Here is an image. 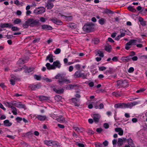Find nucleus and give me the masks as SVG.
<instances>
[{
	"label": "nucleus",
	"mask_w": 147,
	"mask_h": 147,
	"mask_svg": "<svg viewBox=\"0 0 147 147\" xmlns=\"http://www.w3.org/2000/svg\"><path fill=\"white\" fill-rule=\"evenodd\" d=\"M118 57L115 56L113 57L112 59V60L113 61H118Z\"/></svg>",
	"instance_id": "58"
},
{
	"label": "nucleus",
	"mask_w": 147,
	"mask_h": 147,
	"mask_svg": "<svg viewBox=\"0 0 147 147\" xmlns=\"http://www.w3.org/2000/svg\"><path fill=\"white\" fill-rule=\"evenodd\" d=\"M128 145L129 146H133V141L131 139H129L128 140Z\"/></svg>",
	"instance_id": "47"
},
{
	"label": "nucleus",
	"mask_w": 147,
	"mask_h": 147,
	"mask_svg": "<svg viewBox=\"0 0 147 147\" xmlns=\"http://www.w3.org/2000/svg\"><path fill=\"white\" fill-rule=\"evenodd\" d=\"M13 106H12L11 107V109L12 112L13 114L14 115H16L17 114V109Z\"/></svg>",
	"instance_id": "24"
},
{
	"label": "nucleus",
	"mask_w": 147,
	"mask_h": 147,
	"mask_svg": "<svg viewBox=\"0 0 147 147\" xmlns=\"http://www.w3.org/2000/svg\"><path fill=\"white\" fill-rule=\"evenodd\" d=\"M81 66L79 64H77L75 65V67L77 70H79Z\"/></svg>",
	"instance_id": "53"
},
{
	"label": "nucleus",
	"mask_w": 147,
	"mask_h": 147,
	"mask_svg": "<svg viewBox=\"0 0 147 147\" xmlns=\"http://www.w3.org/2000/svg\"><path fill=\"white\" fill-rule=\"evenodd\" d=\"M76 144L77 146L79 147H84V145L83 144L79 143L78 142H76Z\"/></svg>",
	"instance_id": "51"
},
{
	"label": "nucleus",
	"mask_w": 147,
	"mask_h": 147,
	"mask_svg": "<svg viewBox=\"0 0 147 147\" xmlns=\"http://www.w3.org/2000/svg\"><path fill=\"white\" fill-rule=\"evenodd\" d=\"M13 106L19 108H24L25 105L21 103L20 102H17L15 101H13Z\"/></svg>",
	"instance_id": "6"
},
{
	"label": "nucleus",
	"mask_w": 147,
	"mask_h": 147,
	"mask_svg": "<svg viewBox=\"0 0 147 147\" xmlns=\"http://www.w3.org/2000/svg\"><path fill=\"white\" fill-rule=\"evenodd\" d=\"M16 120L18 122H20L22 120V118L19 117H18L16 118Z\"/></svg>",
	"instance_id": "62"
},
{
	"label": "nucleus",
	"mask_w": 147,
	"mask_h": 147,
	"mask_svg": "<svg viewBox=\"0 0 147 147\" xmlns=\"http://www.w3.org/2000/svg\"><path fill=\"white\" fill-rule=\"evenodd\" d=\"M125 35V33H122L121 34L117 36L115 38V40H119L121 38L124 36Z\"/></svg>",
	"instance_id": "26"
},
{
	"label": "nucleus",
	"mask_w": 147,
	"mask_h": 147,
	"mask_svg": "<svg viewBox=\"0 0 147 147\" xmlns=\"http://www.w3.org/2000/svg\"><path fill=\"white\" fill-rule=\"evenodd\" d=\"M57 120L58 121L61 123H66L67 122V121L65 120V118L62 116H61L57 118Z\"/></svg>",
	"instance_id": "16"
},
{
	"label": "nucleus",
	"mask_w": 147,
	"mask_h": 147,
	"mask_svg": "<svg viewBox=\"0 0 147 147\" xmlns=\"http://www.w3.org/2000/svg\"><path fill=\"white\" fill-rule=\"evenodd\" d=\"M40 20L41 22H44L46 21V19L43 17H41L40 18Z\"/></svg>",
	"instance_id": "52"
},
{
	"label": "nucleus",
	"mask_w": 147,
	"mask_h": 147,
	"mask_svg": "<svg viewBox=\"0 0 147 147\" xmlns=\"http://www.w3.org/2000/svg\"><path fill=\"white\" fill-rule=\"evenodd\" d=\"M86 75H85L83 73H80V77H82L83 78H86Z\"/></svg>",
	"instance_id": "57"
},
{
	"label": "nucleus",
	"mask_w": 147,
	"mask_h": 147,
	"mask_svg": "<svg viewBox=\"0 0 147 147\" xmlns=\"http://www.w3.org/2000/svg\"><path fill=\"white\" fill-rule=\"evenodd\" d=\"M18 80L15 76L12 77L11 79L10 80V81L11 84L12 85H14L15 84V82Z\"/></svg>",
	"instance_id": "18"
},
{
	"label": "nucleus",
	"mask_w": 147,
	"mask_h": 147,
	"mask_svg": "<svg viewBox=\"0 0 147 147\" xmlns=\"http://www.w3.org/2000/svg\"><path fill=\"white\" fill-rule=\"evenodd\" d=\"M134 70V69L133 67H130L128 71V72L129 73H132Z\"/></svg>",
	"instance_id": "55"
},
{
	"label": "nucleus",
	"mask_w": 147,
	"mask_h": 147,
	"mask_svg": "<svg viewBox=\"0 0 147 147\" xmlns=\"http://www.w3.org/2000/svg\"><path fill=\"white\" fill-rule=\"evenodd\" d=\"M41 27L42 29L46 30H51L52 29V28L51 26L47 25H42Z\"/></svg>",
	"instance_id": "22"
},
{
	"label": "nucleus",
	"mask_w": 147,
	"mask_h": 147,
	"mask_svg": "<svg viewBox=\"0 0 147 147\" xmlns=\"http://www.w3.org/2000/svg\"><path fill=\"white\" fill-rule=\"evenodd\" d=\"M107 68L104 66H102L99 67V70L100 71H103L105 70Z\"/></svg>",
	"instance_id": "50"
},
{
	"label": "nucleus",
	"mask_w": 147,
	"mask_h": 147,
	"mask_svg": "<svg viewBox=\"0 0 147 147\" xmlns=\"http://www.w3.org/2000/svg\"><path fill=\"white\" fill-rule=\"evenodd\" d=\"M50 116L53 119H57V117L58 116L56 114H54V113H51L50 115Z\"/></svg>",
	"instance_id": "44"
},
{
	"label": "nucleus",
	"mask_w": 147,
	"mask_h": 147,
	"mask_svg": "<svg viewBox=\"0 0 147 147\" xmlns=\"http://www.w3.org/2000/svg\"><path fill=\"white\" fill-rule=\"evenodd\" d=\"M13 26V25L11 24H9L8 23H4L3 24H1L0 25V27L1 28H7L9 27L11 28V26Z\"/></svg>",
	"instance_id": "17"
},
{
	"label": "nucleus",
	"mask_w": 147,
	"mask_h": 147,
	"mask_svg": "<svg viewBox=\"0 0 147 147\" xmlns=\"http://www.w3.org/2000/svg\"><path fill=\"white\" fill-rule=\"evenodd\" d=\"M105 22V19L103 18H101L99 20V23L101 24H103Z\"/></svg>",
	"instance_id": "48"
},
{
	"label": "nucleus",
	"mask_w": 147,
	"mask_h": 147,
	"mask_svg": "<svg viewBox=\"0 0 147 147\" xmlns=\"http://www.w3.org/2000/svg\"><path fill=\"white\" fill-rule=\"evenodd\" d=\"M50 20L57 25H61L62 24V22L61 21L57 20L56 18H51Z\"/></svg>",
	"instance_id": "10"
},
{
	"label": "nucleus",
	"mask_w": 147,
	"mask_h": 147,
	"mask_svg": "<svg viewBox=\"0 0 147 147\" xmlns=\"http://www.w3.org/2000/svg\"><path fill=\"white\" fill-rule=\"evenodd\" d=\"M123 103H120L116 104L115 106V107L116 108H118L119 107L123 108Z\"/></svg>",
	"instance_id": "33"
},
{
	"label": "nucleus",
	"mask_w": 147,
	"mask_h": 147,
	"mask_svg": "<svg viewBox=\"0 0 147 147\" xmlns=\"http://www.w3.org/2000/svg\"><path fill=\"white\" fill-rule=\"evenodd\" d=\"M68 26L69 27H70L71 28H74L76 27V25L73 23H70L68 25Z\"/></svg>",
	"instance_id": "41"
},
{
	"label": "nucleus",
	"mask_w": 147,
	"mask_h": 147,
	"mask_svg": "<svg viewBox=\"0 0 147 147\" xmlns=\"http://www.w3.org/2000/svg\"><path fill=\"white\" fill-rule=\"evenodd\" d=\"M93 118L95 123H97L99 121L100 116L98 114H95L93 115Z\"/></svg>",
	"instance_id": "8"
},
{
	"label": "nucleus",
	"mask_w": 147,
	"mask_h": 147,
	"mask_svg": "<svg viewBox=\"0 0 147 147\" xmlns=\"http://www.w3.org/2000/svg\"><path fill=\"white\" fill-rule=\"evenodd\" d=\"M131 58L130 57V56H127V57H123L121 59V60L124 62H128L129 61Z\"/></svg>",
	"instance_id": "14"
},
{
	"label": "nucleus",
	"mask_w": 147,
	"mask_h": 147,
	"mask_svg": "<svg viewBox=\"0 0 147 147\" xmlns=\"http://www.w3.org/2000/svg\"><path fill=\"white\" fill-rule=\"evenodd\" d=\"M34 68L33 67H30L29 69H27L25 70V71L26 73H30L32 71H33L34 70Z\"/></svg>",
	"instance_id": "40"
},
{
	"label": "nucleus",
	"mask_w": 147,
	"mask_h": 147,
	"mask_svg": "<svg viewBox=\"0 0 147 147\" xmlns=\"http://www.w3.org/2000/svg\"><path fill=\"white\" fill-rule=\"evenodd\" d=\"M130 103L131 108H132L133 106L138 105V102L137 101H134L130 102Z\"/></svg>",
	"instance_id": "43"
},
{
	"label": "nucleus",
	"mask_w": 147,
	"mask_h": 147,
	"mask_svg": "<svg viewBox=\"0 0 147 147\" xmlns=\"http://www.w3.org/2000/svg\"><path fill=\"white\" fill-rule=\"evenodd\" d=\"M4 125L6 126H9L11 125L12 123L9 122L8 120H6L4 121Z\"/></svg>",
	"instance_id": "25"
},
{
	"label": "nucleus",
	"mask_w": 147,
	"mask_h": 147,
	"mask_svg": "<svg viewBox=\"0 0 147 147\" xmlns=\"http://www.w3.org/2000/svg\"><path fill=\"white\" fill-rule=\"evenodd\" d=\"M56 79L59 80L58 81L60 84L63 82H65L67 83L71 82L70 80L68 79L64 78L63 74H58L55 76Z\"/></svg>",
	"instance_id": "1"
},
{
	"label": "nucleus",
	"mask_w": 147,
	"mask_h": 147,
	"mask_svg": "<svg viewBox=\"0 0 147 147\" xmlns=\"http://www.w3.org/2000/svg\"><path fill=\"white\" fill-rule=\"evenodd\" d=\"M29 26H33L38 24L39 20L38 19L35 20L33 18L27 20Z\"/></svg>",
	"instance_id": "2"
},
{
	"label": "nucleus",
	"mask_w": 147,
	"mask_h": 147,
	"mask_svg": "<svg viewBox=\"0 0 147 147\" xmlns=\"http://www.w3.org/2000/svg\"><path fill=\"white\" fill-rule=\"evenodd\" d=\"M116 132L118 133V134L120 136H122L123 134V129L120 127H117L115 129Z\"/></svg>",
	"instance_id": "12"
},
{
	"label": "nucleus",
	"mask_w": 147,
	"mask_h": 147,
	"mask_svg": "<svg viewBox=\"0 0 147 147\" xmlns=\"http://www.w3.org/2000/svg\"><path fill=\"white\" fill-rule=\"evenodd\" d=\"M71 100L73 102H76L79 101V100L75 98H72L71 99Z\"/></svg>",
	"instance_id": "59"
},
{
	"label": "nucleus",
	"mask_w": 147,
	"mask_h": 147,
	"mask_svg": "<svg viewBox=\"0 0 147 147\" xmlns=\"http://www.w3.org/2000/svg\"><path fill=\"white\" fill-rule=\"evenodd\" d=\"M39 99L41 101H43L44 100H47L48 99V98L47 97L44 96H39Z\"/></svg>",
	"instance_id": "34"
},
{
	"label": "nucleus",
	"mask_w": 147,
	"mask_h": 147,
	"mask_svg": "<svg viewBox=\"0 0 147 147\" xmlns=\"http://www.w3.org/2000/svg\"><path fill=\"white\" fill-rule=\"evenodd\" d=\"M4 104L5 106L9 107L11 108L12 106H13V101L10 102H5Z\"/></svg>",
	"instance_id": "31"
},
{
	"label": "nucleus",
	"mask_w": 147,
	"mask_h": 147,
	"mask_svg": "<svg viewBox=\"0 0 147 147\" xmlns=\"http://www.w3.org/2000/svg\"><path fill=\"white\" fill-rule=\"evenodd\" d=\"M95 52L96 55H98L99 56L102 57H104V54L102 51L99 50H96Z\"/></svg>",
	"instance_id": "21"
},
{
	"label": "nucleus",
	"mask_w": 147,
	"mask_h": 147,
	"mask_svg": "<svg viewBox=\"0 0 147 147\" xmlns=\"http://www.w3.org/2000/svg\"><path fill=\"white\" fill-rule=\"evenodd\" d=\"M55 100L57 102H59L62 98V97L60 95L56 96L55 97Z\"/></svg>",
	"instance_id": "37"
},
{
	"label": "nucleus",
	"mask_w": 147,
	"mask_h": 147,
	"mask_svg": "<svg viewBox=\"0 0 147 147\" xmlns=\"http://www.w3.org/2000/svg\"><path fill=\"white\" fill-rule=\"evenodd\" d=\"M136 42L137 40L134 39H132L130 40L129 42L131 45H136Z\"/></svg>",
	"instance_id": "32"
},
{
	"label": "nucleus",
	"mask_w": 147,
	"mask_h": 147,
	"mask_svg": "<svg viewBox=\"0 0 147 147\" xmlns=\"http://www.w3.org/2000/svg\"><path fill=\"white\" fill-rule=\"evenodd\" d=\"M53 6L54 5L53 3L49 2L47 3V7L48 9H50L52 8L53 7Z\"/></svg>",
	"instance_id": "29"
},
{
	"label": "nucleus",
	"mask_w": 147,
	"mask_h": 147,
	"mask_svg": "<svg viewBox=\"0 0 147 147\" xmlns=\"http://www.w3.org/2000/svg\"><path fill=\"white\" fill-rule=\"evenodd\" d=\"M36 118H37L38 120L40 121H44L47 118V117L45 115H38L36 117Z\"/></svg>",
	"instance_id": "13"
},
{
	"label": "nucleus",
	"mask_w": 147,
	"mask_h": 147,
	"mask_svg": "<svg viewBox=\"0 0 147 147\" xmlns=\"http://www.w3.org/2000/svg\"><path fill=\"white\" fill-rule=\"evenodd\" d=\"M80 73L79 71H76L74 74V76L76 77H80Z\"/></svg>",
	"instance_id": "49"
},
{
	"label": "nucleus",
	"mask_w": 147,
	"mask_h": 147,
	"mask_svg": "<svg viewBox=\"0 0 147 147\" xmlns=\"http://www.w3.org/2000/svg\"><path fill=\"white\" fill-rule=\"evenodd\" d=\"M76 86L75 85H71V84H69L67 86L66 88L67 90L72 89L74 88Z\"/></svg>",
	"instance_id": "30"
},
{
	"label": "nucleus",
	"mask_w": 147,
	"mask_h": 147,
	"mask_svg": "<svg viewBox=\"0 0 147 147\" xmlns=\"http://www.w3.org/2000/svg\"><path fill=\"white\" fill-rule=\"evenodd\" d=\"M128 9L130 11L133 12H135L136 11V9L132 7L131 6H129L128 7Z\"/></svg>",
	"instance_id": "38"
},
{
	"label": "nucleus",
	"mask_w": 147,
	"mask_h": 147,
	"mask_svg": "<svg viewBox=\"0 0 147 147\" xmlns=\"http://www.w3.org/2000/svg\"><path fill=\"white\" fill-rule=\"evenodd\" d=\"M123 107L124 108H131L130 102L128 103L127 104L123 103Z\"/></svg>",
	"instance_id": "28"
},
{
	"label": "nucleus",
	"mask_w": 147,
	"mask_h": 147,
	"mask_svg": "<svg viewBox=\"0 0 147 147\" xmlns=\"http://www.w3.org/2000/svg\"><path fill=\"white\" fill-rule=\"evenodd\" d=\"M99 42V40L98 39H96L93 41V43L95 44H98Z\"/></svg>",
	"instance_id": "56"
},
{
	"label": "nucleus",
	"mask_w": 147,
	"mask_h": 147,
	"mask_svg": "<svg viewBox=\"0 0 147 147\" xmlns=\"http://www.w3.org/2000/svg\"><path fill=\"white\" fill-rule=\"evenodd\" d=\"M44 143L47 145L50 146L57 145L56 142L51 140H45L44 141Z\"/></svg>",
	"instance_id": "7"
},
{
	"label": "nucleus",
	"mask_w": 147,
	"mask_h": 147,
	"mask_svg": "<svg viewBox=\"0 0 147 147\" xmlns=\"http://www.w3.org/2000/svg\"><path fill=\"white\" fill-rule=\"evenodd\" d=\"M11 27L12 30L13 31H18L19 30V28L17 27L12 26Z\"/></svg>",
	"instance_id": "46"
},
{
	"label": "nucleus",
	"mask_w": 147,
	"mask_h": 147,
	"mask_svg": "<svg viewBox=\"0 0 147 147\" xmlns=\"http://www.w3.org/2000/svg\"><path fill=\"white\" fill-rule=\"evenodd\" d=\"M29 86L32 90H35L36 89L39 88L40 87V84H38L35 85H31Z\"/></svg>",
	"instance_id": "9"
},
{
	"label": "nucleus",
	"mask_w": 147,
	"mask_h": 147,
	"mask_svg": "<svg viewBox=\"0 0 147 147\" xmlns=\"http://www.w3.org/2000/svg\"><path fill=\"white\" fill-rule=\"evenodd\" d=\"M126 139L124 138H119L117 142V144L119 146H121L123 144L124 141H125Z\"/></svg>",
	"instance_id": "15"
},
{
	"label": "nucleus",
	"mask_w": 147,
	"mask_h": 147,
	"mask_svg": "<svg viewBox=\"0 0 147 147\" xmlns=\"http://www.w3.org/2000/svg\"><path fill=\"white\" fill-rule=\"evenodd\" d=\"M29 26L27 20L25 22L23 25V27L24 28H27Z\"/></svg>",
	"instance_id": "39"
},
{
	"label": "nucleus",
	"mask_w": 147,
	"mask_h": 147,
	"mask_svg": "<svg viewBox=\"0 0 147 147\" xmlns=\"http://www.w3.org/2000/svg\"><path fill=\"white\" fill-rule=\"evenodd\" d=\"M145 90L144 89H141L140 90H137L136 92L137 93H139L140 92H144Z\"/></svg>",
	"instance_id": "63"
},
{
	"label": "nucleus",
	"mask_w": 147,
	"mask_h": 147,
	"mask_svg": "<svg viewBox=\"0 0 147 147\" xmlns=\"http://www.w3.org/2000/svg\"><path fill=\"white\" fill-rule=\"evenodd\" d=\"M117 33L116 32H113L111 34V37L113 38H115L117 35Z\"/></svg>",
	"instance_id": "64"
},
{
	"label": "nucleus",
	"mask_w": 147,
	"mask_h": 147,
	"mask_svg": "<svg viewBox=\"0 0 147 147\" xmlns=\"http://www.w3.org/2000/svg\"><path fill=\"white\" fill-rule=\"evenodd\" d=\"M93 28V26L89 24L84 25L83 29L84 31L89 32L92 31Z\"/></svg>",
	"instance_id": "4"
},
{
	"label": "nucleus",
	"mask_w": 147,
	"mask_h": 147,
	"mask_svg": "<svg viewBox=\"0 0 147 147\" xmlns=\"http://www.w3.org/2000/svg\"><path fill=\"white\" fill-rule=\"evenodd\" d=\"M46 66L48 70L55 69V68L53 66V64L51 65L49 63H47L46 65Z\"/></svg>",
	"instance_id": "20"
},
{
	"label": "nucleus",
	"mask_w": 147,
	"mask_h": 147,
	"mask_svg": "<svg viewBox=\"0 0 147 147\" xmlns=\"http://www.w3.org/2000/svg\"><path fill=\"white\" fill-rule=\"evenodd\" d=\"M117 85L118 86H120L124 87H127L128 84L127 82L125 80L123 81L122 80H118L117 82Z\"/></svg>",
	"instance_id": "5"
},
{
	"label": "nucleus",
	"mask_w": 147,
	"mask_h": 147,
	"mask_svg": "<svg viewBox=\"0 0 147 147\" xmlns=\"http://www.w3.org/2000/svg\"><path fill=\"white\" fill-rule=\"evenodd\" d=\"M53 56L52 54H49L47 56L46 59V60H49L50 62L52 63L53 62Z\"/></svg>",
	"instance_id": "23"
},
{
	"label": "nucleus",
	"mask_w": 147,
	"mask_h": 147,
	"mask_svg": "<svg viewBox=\"0 0 147 147\" xmlns=\"http://www.w3.org/2000/svg\"><path fill=\"white\" fill-rule=\"evenodd\" d=\"M61 49L59 48L57 49L54 51V53L56 54L59 53L61 52Z\"/></svg>",
	"instance_id": "45"
},
{
	"label": "nucleus",
	"mask_w": 147,
	"mask_h": 147,
	"mask_svg": "<svg viewBox=\"0 0 147 147\" xmlns=\"http://www.w3.org/2000/svg\"><path fill=\"white\" fill-rule=\"evenodd\" d=\"M131 45L128 42L125 45V48L126 50H128L131 48Z\"/></svg>",
	"instance_id": "35"
},
{
	"label": "nucleus",
	"mask_w": 147,
	"mask_h": 147,
	"mask_svg": "<svg viewBox=\"0 0 147 147\" xmlns=\"http://www.w3.org/2000/svg\"><path fill=\"white\" fill-rule=\"evenodd\" d=\"M53 66L55 68V69L56 67L60 68L61 66V64L59 61H56L53 62Z\"/></svg>",
	"instance_id": "11"
},
{
	"label": "nucleus",
	"mask_w": 147,
	"mask_h": 147,
	"mask_svg": "<svg viewBox=\"0 0 147 147\" xmlns=\"http://www.w3.org/2000/svg\"><path fill=\"white\" fill-rule=\"evenodd\" d=\"M41 76H40L35 75L34 76V78L37 80H40L41 79Z\"/></svg>",
	"instance_id": "54"
},
{
	"label": "nucleus",
	"mask_w": 147,
	"mask_h": 147,
	"mask_svg": "<svg viewBox=\"0 0 147 147\" xmlns=\"http://www.w3.org/2000/svg\"><path fill=\"white\" fill-rule=\"evenodd\" d=\"M14 3L18 5L21 6H22V4H23V3L22 2L20 3L18 0H16L15 1Z\"/></svg>",
	"instance_id": "42"
},
{
	"label": "nucleus",
	"mask_w": 147,
	"mask_h": 147,
	"mask_svg": "<svg viewBox=\"0 0 147 147\" xmlns=\"http://www.w3.org/2000/svg\"><path fill=\"white\" fill-rule=\"evenodd\" d=\"M21 22V20L19 18H16L14 21L13 23L15 24H18Z\"/></svg>",
	"instance_id": "36"
},
{
	"label": "nucleus",
	"mask_w": 147,
	"mask_h": 147,
	"mask_svg": "<svg viewBox=\"0 0 147 147\" xmlns=\"http://www.w3.org/2000/svg\"><path fill=\"white\" fill-rule=\"evenodd\" d=\"M40 40V38H36L34 39L33 41V42L34 43H36V42H38Z\"/></svg>",
	"instance_id": "60"
},
{
	"label": "nucleus",
	"mask_w": 147,
	"mask_h": 147,
	"mask_svg": "<svg viewBox=\"0 0 147 147\" xmlns=\"http://www.w3.org/2000/svg\"><path fill=\"white\" fill-rule=\"evenodd\" d=\"M45 11V9L44 7H41L36 8L34 10V13L35 14H38L43 13Z\"/></svg>",
	"instance_id": "3"
},
{
	"label": "nucleus",
	"mask_w": 147,
	"mask_h": 147,
	"mask_svg": "<svg viewBox=\"0 0 147 147\" xmlns=\"http://www.w3.org/2000/svg\"><path fill=\"white\" fill-rule=\"evenodd\" d=\"M105 50L107 51L110 52L111 51L112 47L110 45H108L105 47Z\"/></svg>",
	"instance_id": "27"
},
{
	"label": "nucleus",
	"mask_w": 147,
	"mask_h": 147,
	"mask_svg": "<svg viewBox=\"0 0 147 147\" xmlns=\"http://www.w3.org/2000/svg\"><path fill=\"white\" fill-rule=\"evenodd\" d=\"M74 129L76 131H79L81 132L82 131L80 130V129L78 127H74Z\"/></svg>",
	"instance_id": "61"
},
{
	"label": "nucleus",
	"mask_w": 147,
	"mask_h": 147,
	"mask_svg": "<svg viewBox=\"0 0 147 147\" xmlns=\"http://www.w3.org/2000/svg\"><path fill=\"white\" fill-rule=\"evenodd\" d=\"M53 90L56 93L58 94H61L63 92L64 90L63 89H57L55 88H53Z\"/></svg>",
	"instance_id": "19"
}]
</instances>
